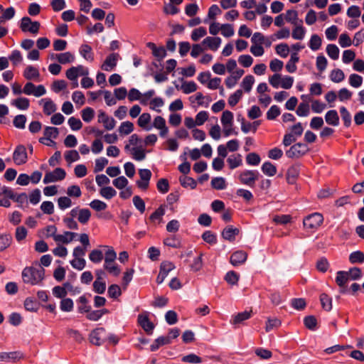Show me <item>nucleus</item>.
<instances>
[{"mask_svg": "<svg viewBox=\"0 0 364 364\" xmlns=\"http://www.w3.org/2000/svg\"><path fill=\"white\" fill-rule=\"evenodd\" d=\"M98 122L102 123L107 130H112L116 126V121L112 117L108 116L104 111H99Z\"/></svg>", "mask_w": 364, "mask_h": 364, "instance_id": "nucleus-9", "label": "nucleus"}, {"mask_svg": "<svg viewBox=\"0 0 364 364\" xmlns=\"http://www.w3.org/2000/svg\"><path fill=\"white\" fill-rule=\"evenodd\" d=\"M181 185L184 188H191L192 189L196 187V181L191 177L182 176L179 178Z\"/></svg>", "mask_w": 364, "mask_h": 364, "instance_id": "nucleus-39", "label": "nucleus"}, {"mask_svg": "<svg viewBox=\"0 0 364 364\" xmlns=\"http://www.w3.org/2000/svg\"><path fill=\"white\" fill-rule=\"evenodd\" d=\"M134 124L129 121L123 122L119 129L118 132L121 135H128L134 131Z\"/></svg>", "mask_w": 364, "mask_h": 364, "instance_id": "nucleus-33", "label": "nucleus"}, {"mask_svg": "<svg viewBox=\"0 0 364 364\" xmlns=\"http://www.w3.org/2000/svg\"><path fill=\"white\" fill-rule=\"evenodd\" d=\"M23 354L19 351L0 353V362L16 361L22 358Z\"/></svg>", "mask_w": 364, "mask_h": 364, "instance_id": "nucleus-14", "label": "nucleus"}, {"mask_svg": "<svg viewBox=\"0 0 364 364\" xmlns=\"http://www.w3.org/2000/svg\"><path fill=\"white\" fill-rule=\"evenodd\" d=\"M151 117L149 113H143L139 116L137 124L142 129L150 130L151 127L149 126V124L151 122Z\"/></svg>", "mask_w": 364, "mask_h": 364, "instance_id": "nucleus-30", "label": "nucleus"}, {"mask_svg": "<svg viewBox=\"0 0 364 364\" xmlns=\"http://www.w3.org/2000/svg\"><path fill=\"white\" fill-rule=\"evenodd\" d=\"M66 173L64 169L61 168H56L52 172H47L43 178L44 183H53L58 181H62L65 178Z\"/></svg>", "mask_w": 364, "mask_h": 364, "instance_id": "nucleus-7", "label": "nucleus"}, {"mask_svg": "<svg viewBox=\"0 0 364 364\" xmlns=\"http://www.w3.org/2000/svg\"><path fill=\"white\" fill-rule=\"evenodd\" d=\"M104 269L110 274L117 277L121 272V269L115 262L104 263Z\"/></svg>", "mask_w": 364, "mask_h": 364, "instance_id": "nucleus-32", "label": "nucleus"}, {"mask_svg": "<svg viewBox=\"0 0 364 364\" xmlns=\"http://www.w3.org/2000/svg\"><path fill=\"white\" fill-rule=\"evenodd\" d=\"M247 258V253L242 250H238L232 254L230 257V263L233 266H237L243 264Z\"/></svg>", "mask_w": 364, "mask_h": 364, "instance_id": "nucleus-12", "label": "nucleus"}, {"mask_svg": "<svg viewBox=\"0 0 364 364\" xmlns=\"http://www.w3.org/2000/svg\"><path fill=\"white\" fill-rule=\"evenodd\" d=\"M80 53L86 60L90 62L94 60L92 49L89 45L82 44L80 48Z\"/></svg>", "mask_w": 364, "mask_h": 364, "instance_id": "nucleus-26", "label": "nucleus"}, {"mask_svg": "<svg viewBox=\"0 0 364 364\" xmlns=\"http://www.w3.org/2000/svg\"><path fill=\"white\" fill-rule=\"evenodd\" d=\"M146 46L151 50L152 54L159 60H161L166 55V51L163 46L157 47L156 44L152 42L147 43Z\"/></svg>", "mask_w": 364, "mask_h": 364, "instance_id": "nucleus-13", "label": "nucleus"}, {"mask_svg": "<svg viewBox=\"0 0 364 364\" xmlns=\"http://www.w3.org/2000/svg\"><path fill=\"white\" fill-rule=\"evenodd\" d=\"M81 115L84 122H90L95 117V111L91 107H86L81 111Z\"/></svg>", "mask_w": 364, "mask_h": 364, "instance_id": "nucleus-50", "label": "nucleus"}, {"mask_svg": "<svg viewBox=\"0 0 364 364\" xmlns=\"http://www.w3.org/2000/svg\"><path fill=\"white\" fill-rule=\"evenodd\" d=\"M320 301L323 309L326 311H330L332 309L331 299L326 294H321L320 296Z\"/></svg>", "mask_w": 364, "mask_h": 364, "instance_id": "nucleus-61", "label": "nucleus"}, {"mask_svg": "<svg viewBox=\"0 0 364 364\" xmlns=\"http://www.w3.org/2000/svg\"><path fill=\"white\" fill-rule=\"evenodd\" d=\"M70 215L73 218H76L81 224L84 225L89 221L91 217V212L87 208L80 209L75 208L70 210Z\"/></svg>", "mask_w": 364, "mask_h": 364, "instance_id": "nucleus-6", "label": "nucleus"}, {"mask_svg": "<svg viewBox=\"0 0 364 364\" xmlns=\"http://www.w3.org/2000/svg\"><path fill=\"white\" fill-rule=\"evenodd\" d=\"M170 343H171V340H170L169 337L161 336L154 341V342L151 345L150 349L151 351H155L160 346H162L166 344H168Z\"/></svg>", "mask_w": 364, "mask_h": 364, "instance_id": "nucleus-35", "label": "nucleus"}, {"mask_svg": "<svg viewBox=\"0 0 364 364\" xmlns=\"http://www.w3.org/2000/svg\"><path fill=\"white\" fill-rule=\"evenodd\" d=\"M262 172L269 176H273L277 173V167L271 162H264L262 166Z\"/></svg>", "mask_w": 364, "mask_h": 364, "instance_id": "nucleus-37", "label": "nucleus"}, {"mask_svg": "<svg viewBox=\"0 0 364 364\" xmlns=\"http://www.w3.org/2000/svg\"><path fill=\"white\" fill-rule=\"evenodd\" d=\"M41 24L38 21H32L29 17L25 16L21 18L20 28L23 32H30L36 34L39 31Z\"/></svg>", "mask_w": 364, "mask_h": 364, "instance_id": "nucleus-5", "label": "nucleus"}, {"mask_svg": "<svg viewBox=\"0 0 364 364\" xmlns=\"http://www.w3.org/2000/svg\"><path fill=\"white\" fill-rule=\"evenodd\" d=\"M330 78L333 82L338 83L344 80L345 74L341 69H334L331 72Z\"/></svg>", "mask_w": 364, "mask_h": 364, "instance_id": "nucleus-41", "label": "nucleus"}, {"mask_svg": "<svg viewBox=\"0 0 364 364\" xmlns=\"http://www.w3.org/2000/svg\"><path fill=\"white\" fill-rule=\"evenodd\" d=\"M322 43L321 38L317 34H313L309 41V47L312 50H318Z\"/></svg>", "mask_w": 364, "mask_h": 364, "instance_id": "nucleus-44", "label": "nucleus"}, {"mask_svg": "<svg viewBox=\"0 0 364 364\" xmlns=\"http://www.w3.org/2000/svg\"><path fill=\"white\" fill-rule=\"evenodd\" d=\"M285 19L293 25H296L300 20L298 18V13L295 10H288L286 13Z\"/></svg>", "mask_w": 364, "mask_h": 364, "instance_id": "nucleus-51", "label": "nucleus"}, {"mask_svg": "<svg viewBox=\"0 0 364 364\" xmlns=\"http://www.w3.org/2000/svg\"><path fill=\"white\" fill-rule=\"evenodd\" d=\"M56 60L61 64L72 63L75 60V56L70 52L61 53L55 54Z\"/></svg>", "mask_w": 364, "mask_h": 364, "instance_id": "nucleus-29", "label": "nucleus"}, {"mask_svg": "<svg viewBox=\"0 0 364 364\" xmlns=\"http://www.w3.org/2000/svg\"><path fill=\"white\" fill-rule=\"evenodd\" d=\"M349 261L352 264L363 263L364 262V253L361 251L352 252L349 256Z\"/></svg>", "mask_w": 364, "mask_h": 364, "instance_id": "nucleus-49", "label": "nucleus"}, {"mask_svg": "<svg viewBox=\"0 0 364 364\" xmlns=\"http://www.w3.org/2000/svg\"><path fill=\"white\" fill-rule=\"evenodd\" d=\"M73 301L71 299L69 298H65L61 300L60 308L61 311H65V312H70L73 311Z\"/></svg>", "mask_w": 364, "mask_h": 364, "instance_id": "nucleus-55", "label": "nucleus"}, {"mask_svg": "<svg viewBox=\"0 0 364 364\" xmlns=\"http://www.w3.org/2000/svg\"><path fill=\"white\" fill-rule=\"evenodd\" d=\"M340 113L343 121L344 126L346 127H349L351 124V114L348 112V110L345 107H341L340 108Z\"/></svg>", "mask_w": 364, "mask_h": 364, "instance_id": "nucleus-46", "label": "nucleus"}, {"mask_svg": "<svg viewBox=\"0 0 364 364\" xmlns=\"http://www.w3.org/2000/svg\"><path fill=\"white\" fill-rule=\"evenodd\" d=\"M22 279L24 283L31 285H38L44 279L45 269L41 264H35L24 268L22 271Z\"/></svg>", "mask_w": 364, "mask_h": 364, "instance_id": "nucleus-1", "label": "nucleus"}, {"mask_svg": "<svg viewBox=\"0 0 364 364\" xmlns=\"http://www.w3.org/2000/svg\"><path fill=\"white\" fill-rule=\"evenodd\" d=\"M141 139L136 134H132L128 141V144L124 146V150L129 151L132 149L131 146L134 147L141 146Z\"/></svg>", "mask_w": 364, "mask_h": 364, "instance_id": "nucleus-34", "label": "nucleus"}, {"mask_svg": "<svg viewBox=\"0 0 364 364\" xmlns=\"http://www.w3.org/2000/svg\"><path fill=\"white\" fill-rule=\"evenodd\" d=\"M259 173L257 171L245 170L239 175V180L242 184L253 186L258 179Z\"/></svg>", "mask_w": 364, "mask_h": 364, "instance_id": "nucleus-3", "label": "nucleus"}, {"mask_svg": "<svg viewBox=\"0 0 364 364\" xmlns=\"http://www.w3.org/2000/svg\"><path fill=\"white\" fill-rule=\"evenodd\" d=\"M261 161L259 156L255 153H250L246 156V162L250 166H257Z\"/></svg>", "mask_w": 364, "mask_h": 364, "instance_id": "nucleus-56", "label": "nucleus"}, {"mask_svg": "<svg viewBox=\"0 0 364 364\" xmlns=\"http://www.w3.org/2000/svg\"><path fill=\"white\" fill-rule=\"evenodd\" d=\"M325 121L328 125L338 126L339 124V117L336 110L328 111L325 115Z\"/></svg>", "mask_w": 364, "mask_h": 364, "instance_id": "nucleus-20", "label": "nucleus"}, {"mask_svg": "<svg viewBox=\"0 0 364 364\" xmlns=\"http://www.w3.org/2000/svg\"><path fill=\"white\" fill-rule=\"evenodd\" d=\"M77 236V233L66 231L62 235H58L55 237V241L56 242H61L63 244H68L72 242Z\"/></svg>", "mask_w": 364, "mask_h": 364, "instance_id": "nucleus-21", "label": "nucleus"}, {"mask_svg": "<svg viewBox=\"0 0 364 364\" xmlns=\"http://www.w3.org/2000/svg\"><path fill=\"white\" fill-rule=\"evenodd\" d=\"M105 332L103 328H97L93 331L90 336V342L96 346L101 345L102 339L101 338V333Z\"/></svg>", "mask_w": 364, "mask_h": 364, "instance_id": "nucleus-31", "label": "nucleus"}, {"mask_svg": "<svg viewBox=\"0 0 364 364\" xmlns=\"http://www.w3.org/2000/svg\"><path fill=\"white\" fill-rule=\"evenodd\" d=\"M14 162L18 165L25 164L28 161L26 149L23 145H18L13 153Z\"/></svg>", "mask_w": 364, "mask_h": 364, "instance_id": "nucleus-8", "label": "nucleus"}, {"mask_svg": "<svg viewBox=\"0 0 364 364\" xmlns=\"http://www.w3.org/2000/svg\"><path fill=\"white\" fill-rule=\"evenodd\" d=\"M175 269V265L170 262H163L160 266L159 272L163 274L166 277L168 276V273Z\"/></svg>", "mask_w": 364, "mask_h": 364, "instance_id": "nucleus-59", "label": "nucleus"}, {"mask_svg": "<svg viewBox=\"0 0 364 364\" xmlns=\"http://www.w3.org/2000/svg\"><path fill=\"white\" fill-rule=\"evenodd\" d=\"M12 237L9 234L0 235V252L4 251L11 245Z\"/></svg>", "mask_w": 364, "mask_h": 364, "instance_id": "nucleus-52", "label": "nucleus"}, {"mask_svg": "<svg viewBox=\"0 0 364 364\" xmlns=\"http://www.w3.org/2000/svg\"><path fill=\"white\" fill-rule=\"evenodd\" d=\"M305 326L311 330L314 331L316 328L317 320L314 316H306L304 319Z\"/></svg>", "mask_w": 364, "mask_h": 364, "instance_id": "nucleus-63", "label": "nucleus"}, {"mask_svg": "<svg viewBox=\"0 0 364 364\" xmlns=\"http://www.w3.org/2000/svg\"><path fill=\"white\" fill-rule=\"evenodd\" d=\"M299 174V166L298 165L291 166L287 172V181L289 183H295L296 178Z\"/></svg>", "mask_w": 364, "mask_h": 364, "instance_id": "nucleus-24", "label": "nucleus"}, {"mask_svg": "<svg viewBox=\"0 0 364 364\" xmlns=\"http://www.w3.org/2000/svg\"><path fill=\"white\" fill-rule=\"evenodd\" d=\"M9 60H10L14 65H17L21 63L23 60V56L21 52L18 50H14L11 52V55L9 57Z\"/></svg>", "mask_w": 364, "mask_h": 364, "instance_id": "nucleus-64", "label": "nucleus"}, {"mask_svg": "<svg viewBox=\"0 0 364 364\" xmlns=\"http://www.w3.org/2000/svg\"><path fill=\"white\" fill-rule=\"evenodd\" d=\"M323 217L319 213H314L305 217L303 220L304 227L311 231L317 230L323 223Z\"/></svg>", "mask_w": 364, "mask_h": 364, "instance_id": "nucleus-2", "label": "nucleus"}, {"mask_svg": "<svg viewBox=\"0 0 364 364\" xmlns=\"http://www.w3.org/2000/svg\"><path fill=\"white\" fill-rule=\"evenodd\" d=\"M294 28L292 31L291 36L295 40H302L306 34V29L303 26L302 20H299V22L296 25H294Z\"/></svg>", "mask_w": 364, "mask_h": 364, "instance_id": "nucleus-18", "label": "nucleus"}, {"mask_svg": "<svg viewBox=\"0 0 364 364\" xmlns=\"http://www.w3.org/2000/svg\"><path fill=\"white\" fill-rule=\"evenodd\" d=\"M227 163L230 169H235L242 164V157L240 154H231L227 159Z\"/></svg>", "mask_w": 364, "mask_h": 364, "instance_id": "nucleus-19", "label": "nucleus"}, {"mask_svg": "<svg viewBox=\"0 0 364 364\" xmlns=\"http://www.w3.org/2000/svg\"><path fill=\"white\" fill-rule=\"evenodd\" d=\"M105 248L107 249L106 252H105V262L104 263H108V262H115L117 259V253L113 249L112 247L110 246H103Z\"/></svg>", "mask_w": 364, "mask_h": 364, "instance_id": "nucleus-36", "label": "nucleus"}, {"mask_svg": "<svg viewBox=\"0 0 364 364\" xmlns=\"http://www.w3.org/2000/svg\"><path fill=\"white\" fill-rule=\"evenodd\" d=\"M65 159L68 163H73L80 159V155L76 150H70L65 153Z\"/></svg>", "mask_w": 364, "mask_h": 364, "instance_id": "nucleus-60", "label": "nucleus"}, {"mask_svg": "<svg viewBox=\"0 0 364 364\" xmlns=\"http://www.w3.org/2000/svg\"><path fill=\"white\" fill-rule=\"evenodd\" d=\"M100 194L107 200H109L117 195V191L111 186H105L100 189Z\"/></svg>", "mask_w": 364, "mask_h": 364, "instance_id": "nucleus-38", "label": "nucleus"}, {"mask_svg": "<svg viewBox=\"0 0 364 364\" xmlns=\"http://www.w3.org/2000/svg\"><path fill=\"white\" fill-rule=\"evenodd\" d=\"M206 28L204 27H199L192 31L191 37L193 41H198L199 39L206 36Z\"/></svg>", "mask_w": 364, "mask_h": 364, "instance_id": "nucleus-47", "label": "nucleus"}, {"mask_svg": "<svg viewBox=\"0 0 364 364\" xmlns=\"http://www.w3.org/2000/svg\"><path fill=\"white\" fill-rule=\"evenodd\" d=\"M78 311L80 313H87L89 312L91 309V306L88 305V301L85 296H81L78 299Z\"/></svg>", "mask_w": 364, "mask_h": 364, "instance_id": "nucleus-45", "label": "nucleus"}, {"mask_svg": "<svg viewBox=\"0 0 364 364\" xmlns=\"http://www.w3.org/2000/svg\"><path fill=\"white\" fill-rule=\"evenodd\" d=\"M280 326L281 321L279 320L278 318H268L266 323L265 330L267 332H269L273 329L279 328Z\"/></svg>", "mask_w": 364, "mask_h": 364, "instance_id": "nucleus-62", "label": "nucleus"}, {"mask_svg": "<svg viewBox=\"0 0 364 364\" xmlns=\"http://www.w3.org/2000/svg\"><path fill=\"white\" fill-rule=\"evenodd\" d=\"M43 134L45 138L56 139L58 136V129L53 127H46L44 129Z\"/></svg>", "mask_w": 364, "mask_h": 364, "instance_id": "nucleus-57", "label": "nucleus"}, {"mask_svg": "<svg viewBox=\"0 0 364 364\" xmlns=\"http://www.w3.org/2000/svg\"><path fill=\"white\" fill-rule=\"evenodd\" d=\"M138 322L141 328L148 333L151 334L154 328V324L149 321L146 315H139Z\"/></svg>", "mask_w": 364, "mask_h": 364, "instance_id": "nucleus-15", "label": "nucleus"}, {"mask_svg": "<svg viewBox=\"0 0 364 364\" xmlns=\"http://www.w3.org/2000/svg\"><path fill=\"white\" fill-rule=\"evenodd\" d=\"M23 77L28 80H33L40 81V73L38 68L32 65H28L25 68L23 71Z\"/></svg>", "mask_w": 364, "mask_h": 364, "instance_id": "nucleus-16", "label": "nucleus"}, {"mask_svg": "<svg viewBox=\"0 0 364 364\" xmlns=\"http://www.w3.org/2000/svg\"><path fill=\"white\" fill-rule=\"evenodd\" d=\"M164 214L165 208L163 205H161L150 215L149 220L153 223H160L162 222Z\"/></svg>", "mask_w": 364, "mask_h": 364, "instance_id": "nucleus-28", "label": "nucleus"}, {"mask_svg": "<svg viewBox=\"0 0 364 364\" xmlns=\"http://www.w3.org/2000/svg\"><path fill=\"white\" fill-rule=\"evenodd\" d=\"M349 277H348V274L346 273L345 271H339L337 272V276L336 277V284L341 288V292L346 293V284L349 281Z\"/></svg>", "mask_w": 364, "mask_h": 364, "instance_id": "nucleus-17", "label": "nucleus"}, {"mask_svg": "<svg viewBox=\"0 0 364 364\" xmlns=\"http://www.w3.org/2000/svg\"><path fill=\"white\" fill-rule=\"evenodd\" d=\"M254 82L255 77L252 75H246L242 80L241 86L244 89L245 92H250L252 90Z\"/></svg>", "mask_w": 364, "mask_h": 364, "instance_id": "nucleus-42", "label": "nucleus"}, {"mask_svg": "<svg viewBox=\"0 0 364 364\" xmlns=\"http://www.w3.org/2000/svg\"><path fill=\"white\" fill-rule=\"evenodd\" d=\"M238 233L239 229L233 228L231 225H229L223 230L222 232V236L225 240L232 241L235 240V236L238 235Z\"/></svg>", "mask_w": 364, "mask_h": 364, "instance_id": "nucleus-25", "label": "nucleus"}, {"mask_svg": "<svg viewBox=\"0 0 364 364\" xmlns=\"http://www.w3.org/2000/svg\"><path fill=\"white\" fill-rule=\"evenodd\" d=\"M211 185L216 190H223L226 188V182L223 177H215L211 181Z\"/></svg>", "mask_w": 364, "mask_h": 364, "instance_id": "nucleus-48", "label": "nucleus"}, {"mask_svg": "<svg viewBox=\"0 0 364 364\" xmlns=\"http://www.w3.org/2000/svg\"><path fill=\"white\" fill-rule=\"evenodd\" d=\"M348 81L350 86L358 88L360 87L363 83V77L358 74L353 73L349 76Z\"/></svg>", "mask_w": 364, "mask_h": 364, "instance_id": "nucleus-53", "label": "nucleus"}, {"mask_svg": "<svg viewBox=\"0 0 364 364\" xmlns=\"http://www.w3.org/2000/svg\"><path fill=\"white\" fill-rule=\"evenodd\" d=\"M252 311H245L243 312H240L237 314L236 315L232 316L231 320V323L233 325H238L243 321L249 319L251 317Z\"/></svg>", "mask_w": 364, "mask_h": 364, "instance_id": "nucleus-22", "label": "nucleus"}, {"mask_svg": "<svg viewBox=\"0 0 364 364\" xmlns=\"http://www.w3.org/2000/svg\"><path fill=\"white\" fill-rule=\"evenodd\" d=\"M119 56L118 53L109 54L101 65V68L105 71L112 70L117 65Z\"/></svg>", "mask_w": 364, "mask_h": 364, "instance_id": "nucleus-11", "label": "nucleus"}, {"mask_svg": "<svg viewBox=\"0 0 364 364\" xmlns=\"http://www.w3.org/2000/svg\"><path fill=\"white\" fill-rule=\"evenodd\" d=\"M326 52L328 56L333 60H337L339 57V49L334 44H328L326 47Z\"/></svg>", "mask_w": 364, "mask_h": 364, "instance_id": "nucleus-54", "label": "nucleus"}, {"mask_svg": "<svg viewBox=\"0 0 364 364\" xmlns=\"http://www.w3.org/2000/svg\"><path fill=\"white\" fill-rule=\"evenodd\" d=\"M242 96V91L241 90H236L232 95L228 98V104L231 107L235 106L240 100Z\"/></svg>", "mask_w": 364, "mask_h": 364, "instance_id": "nucleus-58", "label": "nucleus"}, {"mask_svg": "<svg viewBox=\"0 0 364 364\" xmlns=\"http://www.w3.org/2000/svg\"><path fill=\"white\" fill-rule=\"evenodd\" d=\"M222 40L219 37H206L201 42L205 50L210 49L213 51H216L220 46Z\"/></svg>", "mask_w": 364, "mask_h": 364, "instance_id": "nucleus-10", "label": "nucleus"}, {"mask_svg": "<svg viewBox=\"0 0 364 364\" xmlns=\"http://www.w3.org/2000/svg\"><path fill=\"white\" fill-rule=\"evenodd\" d=\"M309 151L306 144L303 143H297L291 146L289 150L286 151L288 158L298 159L304 156Z\"/></svg>", "mask_w": 364, "mask_h": 364, "instance_id": "nucleus-4", "label": "nucleus"}, {"mask_svg": "<svg viewBox=\"0 0 364 364\" xmlns=\"http://www.w3.org/2000/svg\"><path fill=\"white\" fill-rule=\"evenodd\" d=\"M89 259L93 263H100L103 259L102 251L94 249L89 254Z\"/></svg>", "mask_w": 364, "mask_h": 364, "instance_id": "nucleus-43", "label": "nucleus"}, {"mask_svg": "<svg viewBox=\"0 0 364 364\" xmlns=\"http://www.w3.org/2000/svg\"><path fill=\"white\" fill-rule=\"evenodd\" d=\"M43 102V112L46 115H50L51 114L54 113L56 109V105L55 104L48 98L42 99L41 101Z\"/></svg>", "mask_w": 364, "mask_h": 364, "instance_id": "nucleus-27", "label": "nucleus"}, {"mask_svg": "<svg viewBox=\"0 0 364 364\" xmlns=\"http://www.w3.org/2000/svg\"><path fill=\"white\" fill-rule=\"evenodd\" d=\"M11 105H14L19 109H27L29 107V100L26 97H19L11 102Z\"/></svg>", "mask_w": 364, "mask_h": 364, "instance_id": "nucleus-40", "label": "nucleus"}, {"mask_svg": "<svg viewBox=\"0 0 364 364\" xmlns=\"http://www.w3.org/2000/svg\"><path fill=\"white\" fill-rule=\"evenodd\" d=\"M129 151L136 161H142L146 158V150L142 146L132 147Z\"/></svg>", "mask_w": 364, "mask_h": 364, "instance_id": "nucleus-23", "label": "nucleus"}]
</instances>
